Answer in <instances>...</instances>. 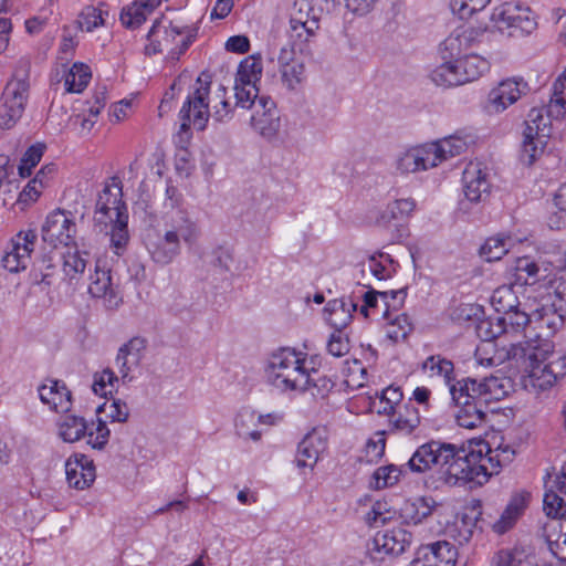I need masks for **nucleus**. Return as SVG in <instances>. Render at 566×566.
<instances>
[{
    "instance_id": "f257e3e1",
    "label": "nucleus",
    "mask_w": 566,
    "mask_h": 566,
    "mask_svg": "<svg viewBox=\"0 0 566 566\" xmlns=\"http://www.w3.org/2000/svg\"><path fill=\"white\" fill-rule=\"evenodd\" d=\"M545 353L528 343L511 344L510 348L497 349V392L502 397L514 391L515 380L530 392L539 394L551 389L564 375L566 357L545 364ZM497 400L500 396L497 395Z\"/></svg>"
},
{
    "instance_id": "f03ea898",
    "label": "nucleus",
    "mask_w": 566,
    "mask_h": 566,
    "mask_svg": "<svg viewBox=\"0 0 566 566\" xmlns=\"http://www.w3.org/2000/svg\"><path fill=\"white\" fill-rule=\"evenodd\" d=\"M264 370L268 382L283 392L305 391L311 380L307 355L292 347L273 350Z\"/></svg>"
},
{
    "instance_id": "7ed1b4c3",
    "label": "nucleus",
    "mask_w": 566,
    "mask_h": 566,
    "mask_svg": "<svg viewBox=\"0 0 566 566\" xmlns=\"http://www.w3.org/2000/svg\"><path fill=\"white\" fill-rule=\"evenodd\" d=\"M199 233V228L189 213L178 209L166 223L165 233L148 244L151 259L163 265L170 263L180 253L181 241L193 244Z\"/></svg>"
},
{
    "instance_id": "20e7f679",
    "label": "nucleus",
    "mask_w": 566,
    "mask_h": 566,
    "mask_svg": "<svg viewBox=\"0 0 566 566\" xmlns=\"http://www.w3.org/2000/svg\"><path fill=\"white\" fill-rule=\"evenodd\" d=\"M538 28L537 15L520 1L497 6V40L516 42L531 36Z\"/></svg>"
},
{
    "instance_id": "39448f33",
    "label": "nucleus",
    "mask_w": 566,
    "mask_h": 566,
    "mask_svg": "<svg viewBox=\"0 0 566 566\" xmlns=\"http://www.w3.org/2000/svg\"><path fill=\"white\" fill-rule=\"evenodd\" d=\"M489 69L490 63L485 59L471 54L454 61H444L429 76L437 86L452 87L478 80Z\"/></svg>"
},
{
    "instance_id": "423d86ee",
    "label": "nucleus",
    "mask_w": 566,
    "mask_h": 566,
    "mask_svg": "<svg viewBox=\"0 0 566 566\" xmlns=\"http://www.w3.org/2000/svg\"><path fill=\"white\" fill-rule=\"evenodd\" d=\"M211 78L207 73H201L195 82L193 91L187 97L180 109L181 125L178 136L182 138V134H188L191 123L193 126L202 130L206 128L210 116L208 94L210 92Z\"/></svg>"
},
{
    "instance_id": "0eeeda50",
    "label": "nucleus",
    "mask_w": 566,
    "mask_h": 566,
    "mask_svg": "<svg viewBox=\"0 0 566 566\" xmlns=\"http://www.w3.org/2000/svg\"><path fill=\"white\" fill-rule=\"evenodd\" d=\"M491 451L490 443L482 439L471 440L468 451L452 443L432 440L420 446L409 460H482Z\"/></svg>"
},
{
    "instance_id": "6e6552de",
    "label": "nucleus",
    "mask_w": 566,
    "mask_h": 566,
    "mask_svg": "<svg viewBox=\"0 0 566 566\" xmlns=\"http://www.w3.org/2000/svg\"><path fill=\"white\" fill-rule=\"evenodd\" d=\"M492 379L493 376L491 375L490 377H485L483 382L469 379V381L459 389H457L455 386L450 387L452 400L455 405L462 406L455 416L457 422L460 427L472 429L482 422L484 412L478 409L476 405L471 402V399L482 398L488 395L490 392V388L486 381Z\"/></svg>"
},
{
    "instance_id": "1a4fd4ad",
    "label": "nucleus",
    "mask_w": 566,
    "mask_h": 566,
    "mask_svg": "<svg viewBox=\"0 0 566 566\" xmlns=\"http://www.w3.org/2000/svg\"><path fill=\"white\" fill-rule=\"evenodd\" d=\"M147 36L149 44L146 45V52L156 54L167 51L170 60H178L191 44V35L186 34L182 28L170 23L161 31L159 21L153 24Z\"/></svg>"
},
{
    "instance_id": "9d476101",
    "label": "nucleus",
    "mask_w": 566,
    "mask_h": 566,
    "mask_svg": "<svg viewBox=\"0 0 566 566\" xmlns=\"http://www.w3.org/2000/svg\"><path fill=\"white\" fill-rule=\"evenodd\" d=\"M127 214V207L123 201L122 181L119 178L113 177L105 182L103 189L98 192L94 221L96 224L106 228L108 223Z\"/></svg>"
},
{
    "instance_id": "9b49d317",
    "label": "nucleus",
    "mask_w": 566,
    "mask_h": 566,
    "mask_svg": "<svg viewBox=\"0 0 566 566\" xmlns=\"http://www.w3.org/2000/svg\"><path fill=\"white\" fill-rule=\"evenodd\" d=\"M29 97V83L27 80H12L8 82L2 93V108L0 111V127L9 129L22 117Z\"/></svg>"
},
{
    "instance_id": "f8f14e48",
    "label": "nucleus",
    "mask_w": 566,
    "mask_h": 566,
    "mask_svg": "<svg viewBox=\"0 0 566 566\" xmlns=\"http://www.w3.org/2000/svg\"><path fill=\"white\" fill-rule=\"evenodd\" d=\"M441 473L447 484L473 489L485 483L490 474L480 462H443Z\"/></svg>"
},
{
    "instance_id": "ddd939ff",
    "label": "nucleus",
    "mask_w": 566,
    "mask_h": 566,
    "mask_svg": "<svg viewBox=\"0 0 566 566\" xmlns=\"http://www.w3.org/2000/svg\"><path fill=\"white\" fill-rule=\"evenodd\" d=\"M75 234L76 226L71 213L60 209L51 212L42 227L43 241L54 248L75 245Z\"/></svg>"
},
{
    "instance_id": "4468645a",
    "label": "nucleus",
    "mask_w": 566,
    "mask_h": 566,
    "mask_svg": "<svg viewBox=\"0 0 566 566\" xmlns=\"http://www.w3.org/2000/svg\"><path fill=\"white\" fill-rule=\"evenodd\" d=\"M489 30L486 24L478 27H459L454 29L440 44V52L446 61H454L470 49L473 44L480 42Z\"/></svg>"
},
{
    "instance_id": "2eb2a0df",
    "label": "nucleus",
    "mask_w": 566,
    "mask_h": 566,
    "mask_svg": "<svg viewBox=\"0 0 566 566\" xmlns=\"http://www.w3.org/2000/svg\"><path fill=\"white\" fill-rule=\"evenodd\" d=\"M88 293L93 297L102 298L108 310H115L122 303L117 285L113 283L111 269L103 260L96 261L94 273L90 275Z\"/></svg>"
},
{
    "instance_id": "dca6fc26",
    "label": "nucleus",
    "mask_w": 566,
    "mask_h": 566,
    "mask_svg": "<svg viewBox=\"0 0 566 566\" xmlns=\"http://www.w3.org/2000/svg\"><path fill=\"white\" fill-rule=\"evenodd\" d=\"M38 241L35 230H22L10 242V249L2 258V265L10 272L24 270Z\"/></svg>"
},
{
    "instance_id": "f3484780",
    "label": "nucleus",
    "mask_w": 566,
    "mask_h": 566,
    "mask_svg": "<svg viewBox=\"0 0 566 566\" xmlns=\"http://www.w3.org/2000/svg\"><path fill=\"white\" fill-rule=\"evenodd\" d=\"M531 316L521 308L497 314V349L510 348L511 344L522 343L524 329Z\"/></svg>"
},
{
    "instance_id": "a211bd4d",
    "label": "nucleus",
    "mask_w": 566,
    "mask_h": 566,
    "mask_svg": "<svg viewBox=\"0 0 566 566\" xmlns=\"http://www.w3.org/2000/svg\"><path fill=\"white\" fill-rule=\"evenodd\" d=\"M475 139L476 136L473 132L469 129H459L448 137L429 143L428 146L432 160L434 161V167L449 158L459 156L467 151V149L475 143Z\"/></svg>"
},
{
    "instance_id": "6ab92c4d",
    "label": "nucleus",
    "mask_w": 566,
    "mask_h": 566,
    "mask_svg": "<svg viewBox=\"0 0 566 566\" xmlns=\"http://www.w3.org/2000/svg\"><path fill=\"white\" fill-rule=\"evenodd\" d=\"M250 111L251 126L264 138L275 137L281 123L274 101L268 95H262Z\"/></svg>"
},
{
    "instance_id": "aec40b11",
    "label": "nucleus",
    "mask_w": 566,
    "mask_h": 566,
    "mask_svg": "<svg viewBox=\"0 0 566 566\" xmlns=\"http://www.w3.org/2000/svg\"><path fill=\"white\" fill-rule=\"evenodd\" d=\"M394 174L407 176L434 168L428 144L413 146L398 153L392 163Z\"/></svg>"
},
{
    "instance_id": "412c9836",
    "label": "nucleus",
    "mask_w": 566,
    "mask_h": 566,
    "mask_svg": "<svg viewBox=\"0 0 566 566\" xmlns=\"http://www.w3.org/2000/svg\"><path fill=\"white\" fill-rule=\"evenodd\" d=\"M462 182L464 196L469 201L482 202L491 197V182L482 163H469L463 171Z\"/></svg>"
},
{
    "instance_id": "4be33fe9",
    "label": "nucleus",
    "mask_w": 566,
    "mask_h": 566,
    "mask_svg": "<svg viewBox=\"0 0 566 566\" xmlns=\"http://www.w3.org/2000/svg\"><path fill=\"white\" fill-rule=\"evenodd\" d=\"M566 306L560 304H543L531 316L530 324L539 331L538 337H551L564 327Z\"/></svg>"
},
{
    "instance_id": "5701e85b",
    "label": "nucleus",
    "mask_w": 566,
    "mask_h": 566,
    "mask_svg": "<svg viewBox=\"0 0 566 566\" xmlns=\"http://www.w3.org/2000/svg\"><path fill=\"white\" fill-rule=\"evenodd\" d=\"M411 538V534L401 527L378 532L373 541V554H378L379 558L398 556L410 545ZM373 557L378 558L376 555Z\"/></svg>"
},
{
    "instance_id": "b1692460",
    "label": "nucleus",
    "mask_w": 566,
    "mask_h": 566,
    "mask_svg": "<svg viewBox=\"0 0 566 566\" xmlns=\"http://www.w3.org/2000/svg\"><path fill=\"white\" fill-rule=\"evenodd\" d=\"M329 434L324 426L312 428L298 442L297 454L307 460H323L328 457Z\"/></svg>"
},
{
    "instance_id": "393cba45",
    "label": "nucleus",
    "mask_w": 566,
    "mask_h": 566,
    "mask_svg": "<svg viewBox=\"0 0 566 566\" xmlns=\"http://www.w3.org/2000/svg\"><path fill=\"white\" fill-rule=\"evenodd\" d=\"M283 83L294 90L305 77V66L294 49L283 46L277 56Z\"/></svg>"
},
{
    "instance_id": "a878e982",
    "label": "nucleus",
    "mask_w": 566,
    "mask_h": 566,
    "mask_svg": "<svg viewBox=\"0 0 566 566\" xmlns=\"http://www.w3.org/2000/svg\"><path fill=\"white\" fill-rule=\"evenodd\" d=\"M418 556L426 566H455L458 552L447 541H439L421 547Z\"/></svg>"
},
{
    "instance_id": "bb28decb",
    "label": "nucleus",
    "mask_w": 566,
    "mask_h": 566,
    "mask_svg": "<svg viewBox=\"0 0 566 566\" xmlns=\"http://www.w3.org/2000/svg\"><path fill=\"white\" fill-rule=\"evenodd\" d=\"M39 396L55 412H67L71 409V391L62 381L49 380L43 384L39 388Z\"/></svg>"
},
{
    "instance_id": "cd10ccee",
    "label": "nucleus",
    "mask_w": 566,
    "mask_h": 566,
    "mask_svg": "<svg viewBox=\"0 0 566 566\" xmlns=\"http://www.w3.org/2000/svg\"><path fill=\"white\" fill-rule=\"evenodd\" d=\"M530 496L526 491H517L512 494L497 520V533H505L515 526L528 506Z\"/></svg>"
},
{
    "instance_id": "c85d7f7f",
    "label": "nucleus",
    "mask_w": 566,
    "mask_h": 566,
    "mask_svg": "<svg viewBox=\"0 0 566 566\" xmlns=\"http://www.w3.org/2000/svg\"><path fill=\"white\" fill-rule=\"evenodd\" d=\"M356 310L357 303L352 297L332 300L325 307L326 321L335 331H343L352 322Z\"/></svg>"
},
{
    "instance_id": "c756f323",
    "label": "nucleus",
    "mask_w": 566,
    "mask_h": 566,
    "mask_svg": "<svg viewBox=\"0 0 566 566\" xmlns=\"http://www.w3.org/2000/svg\"><path fill=\"white\" fill-rule=\"evenodd\" d=\"M530 91L523 77H509L497 83V112L505 111Z\"/></svg>"
},
{
    "instance_id": "7c9ffc66",
    "label": "nucleus",
    "mask_w": 566,
    "mask_h": 566,
    "mask_svg": "<svg viewBox=\"0 0 566 566\" xmlns=\"http://www.w3.org/2000/svg\"><path fill=\"white\" fill-rule=\"evenodd\" d=\"M66 481L76 490L90 488L96 479L94 462H65Z\"/></svg>"
},
{
    "instance_id": "2f4dec72",
    "label": "nucleus",
    "mask_w": 566,
    "mask_h": 566,
    "mask_svg": "<svg viewBox=\"0 0 566 566\" xmlns=\"http://www.w3.org/2000/svg\"><path fill=\"white\" fill-rule=\"evenodd\" d=\"M159 3V0L134 1L132 4L123 8L119 17L122 24L128 29L138 28Z\"/></svg>"
},
{
    "instance_id": "473e14b6",
    "label": "nucleus",
    "mask_w": 566,
    "mask_h": 566,
    "mask_svg": "<svg viewBox=\"0 0 566 566\" xmlns=\"http://www.w3.org/2000/svg\"><path fill=\"white\" fill-rule=\"evenodd\" d=\"M235 433L243 440L259 441L262 430L259 429L258 413L249 408L241 409L234 420Z\"/></svg>"
},
{
    "instance_id": "72a5a7b5",
    "label": "nucleus",
    "mask_w": 566,
    "mask_h": 566,
    "mask_svg": "<svg viewBox=\"0 0 566 566\" xmlns=\"http://www.w3.org/2000/svg\"><path fill=\"white\" fill-rule=\"evenodd\" d=\"M547 115L556 120L564 118L566 115V70L558 75L552 85Z\"/></svg>"
},
{
    "instance_id": "f704fd0d",
    "label": "nucleus",
    "mask_w": 566,
    "mask_h": 566,
    "mask_svg": "<svg viewBox=\"0 0 566 566\" xmlns=\"http://www.w3.org/2000/svg\"><path fill=\"white\" fill-rule=\"evenodd\" d=\"M402 391L399 387L389 386L380 394L376 392L374 398H370L369 407L378 415L395 416V408L402 400Z\"/></svg>"
},
{
    "instance_id": "c9c22d12",
    "label": "nucleus",
    "mask_w": 566,
    "mask_h": 566,
    "mask_svg": "<svg viewBox=\"0 0 566 566\" xmlns=\"http://www.w3.org/2000/svg\"><path fill=\"white\" fill-rule=\"evenodd\" d=\"M438 505L439 504L432 497L420 496L406 501L401 511L407 520L413 524H419L431 515Z\"/></svg>"
},
{
    "instance_id": "e433bc0d",
    "label": "nucleus",
    "mask_w": 566,
    "mask_h": 566,
    "mask_svg": "<svg viewBox=\"0 0 566 566\" xmlns=\"http://www.w3.org/2000/svg\"><path fill=\"white\" fill-rule=\"evenodd\" d=\"M552 119L554 118L547 115V105L533 107L527 114L524 133H527L528 136L546 137L549 135Z\"/></svg>"
},
{
    "instance_id": "4c0bfd02",
    "label": "nucleus",
    "mask_w": 566,
    "mask_h": 566,
    "mask_svg": "<svg viewBox=\"0 0 566 566\" xmlns=\"http://www.w3.org/2000/svg\"><path fill=\"white\" fill-rule=\"evenodd\" d=\"M545 536L551 553L559 560L566 563V530L558 522H553L545 527Z\"/></svg>"
},
{
    "instance_id": "58836bf2",
    "label": "nucleus",
    "mask_w": 566,
    "mask_h": 566,
    "mask_svg": "<svg viewBox=\"0 0 566 566\" xmlns=\"http://www.w3.org/2000/svg\"><path fill=\"white\" fill-rule=\"evenodd\" d=\"M104 107V99L98 101V106L81 108V112L70 117V125L82 136L88 135L96 123V118ZM80 111V108H75Z\"/></svg>"
},
{
    "instance_id": "ea45409f",
    "label": "nucleus",
    "mask_w": 566,
    "mask_h": 566,
    "mask_svg": "<svg viewBox=\"0 0 566 566\" xmlns=\"http://www.w3.org/2000/svg\"><path fill=\"white\" fill-rule=\"evenodd\" d=\"M476 335L482 340V344L476 347L475 357L481 365L491 366L493 364V356L484 357L489 354V347H495L493 340L495 339V332L491 321H482L476 326Z\"/></svg>"
},
{
    "instance_id": "a19ab883",
    "label": "nucleus",
    "mask_w": 566,
    "mask_h": 566,
    "mask_svg": "<svg viewBox=\"0 0 566 566\" xmlns=\"http://www.w3.org/2000/svg\"><path fill=\"white\" fill-rule=\"evenodd\" d=\"M84 255L87 253L80 252L76 247L72 250V245L63 253V273L70 282L76 281L84 273L87 265Z\"/></svg>"
},
{
    "instance_id": "79ce46f5",
    "label": "nucleus",
    "mask_w": 566,
    "mask_h": 566,
    "mask_svg": "<svg viewBox=\"0 0 566 566\" xmlns=\"http://www.w3.org/2000/svg\"><path fill=\"white\" fill-rule=\"evenodd\" d=\"M318 30V21H311L308 25L304 23H290L287 35L292 48L295 51L303 52L306 49V44L315 36Z\"/></svg>"
},
{
    "instance_id": "37998d69",
    "label": "nucleus",
    "mask_w": 566,
    "mask_h": 566,
    "mask_svg": "<svg viewBox=\"0 0 566 566\" xmlns=\"http://www.w3.org/2000/svg\"><path fill=\"white\" fill-rule=\"evenodd\" d=\"M86 421L82 417L65 415L59 423V434L65 442L80 440L86 432Z\"/></svg>"
},
{
    "instance_id": "c03bdc74",
    "label": "nucleus",
    "mask_w": 566,
    "mask_h": 566,
    "mask_svg": "<svg viewBox=\"0 0 566 566\" xmlns=\"http://www.w3.org/2000/svg\"><path fill=\"white\" fill-rule=\"evenodd\" d=\"M384 298L386 306L397 307L403 303L406 291L403 289L396 291L376 292L368 291L364 294V305L360 308L361 314L368 315V308L377 305V297Z\"/></svg>"
},
{
    "instance_id": "a18cd8bd",
    "label": "nucleus",
    "mask_w": 566,
    "mask_h": 566,
    "mask_svg": "<svg viewBox=\"0 0 566 566\" xmlns=\"http://www.w3.org/2000/svg\"><path fill=\"white\" fill-rule=\"evenodd\" d=\"M91 70L83 63H74L65 74L64 86L69 93H81L90 83Z\"/></svg>"
},
{
    "instance_id": "49530a36",
    "label": "nucleus",
    "mask_w": 566,
    "mask_h": 566,
    "mask_svg": "<svg viewBox=\"0 0 566 566\" xmlns=\"http://www.w3.org/2000/svg\"><path fill=\"white\" fill-rule=\"evenodd\" d=\"M402 470L400 467L388 463L378 468L371 475L369 486L374 490L391 488L400 480Z\"/></svg>"
},
{
    "instance_id": "de8ad7c7",
    "label": "nucleus",
    "mask_w": 566,
    "mask_h": 566,
    "mask_svg": "<svg viewBox=\"0 0 566 566\" xmlns=\"http://www.w3.org/2000/svg\"><path fill=\"white\" fill-rule=\"evenodd\" d=\"M262 75V61L255 55L245 57L239 65L235 75V82L241 84H254L260 81Z\"/></svg>"
},
{
    "instance_id": "09e8293b",
    "label": "nucleus",
    "mask_w": 566,
    "mask_h": 566,
    "mask_svg": "<svg viewBox=\"0 0 566 566\" xmlns=\"http://www.w3.org/2000/svg\"><path fill=\"white\" fill-rule=\"evenodd\" d=\"M523 135L520 160L523 165L531 167L543 155L545 143L542 136H528L527 133Z\"/></svg>"
},
{
    "instance_id": "8fccbe9b",
    "label": "nucleus",
    "mask_w": 566,
    "mask_h": 566,
    "mask_svg": "<svg viewBox=\"0 0 566 566\" xmlns=\"http://www.w3.org/2000/svg\"><path fill=\"white\" fill-rule=\"evenodd\" d=\"M421 368L429 377H443L449 384L453 373V363L441 355H432L422 363Z\"/></svg>"
},
{
    "instance_id": "3c124183",
    "label": "nucleus",
    "mask_w": 566,
    "mask_h": 566,
    "mask_svg": "<svg viewBox=\"0 0 566 566\" xmlns=\"http://www.w3.org/2000/svg\"><path fill=\"white\" fill-rule=\"evenodd\" d=\"M416 209V201L412 198L397 199L387 205L380 220L389 222L390 220H403L409 218Z\"/></svg>"
},
{
    "instance_id": "603ef678",
    "label": "nucleus",
    "mask_w": 566,
    "mask_h": 566,
    "mask_svg": "<svg viewBox=\"0 0 566 566\" xmlns=\"http://www.w3.org/2000/svg\"><path fill=\"white\" fill-rule=\"evenodd\" d=\"M210 104V99H207ZM212 103V117L217 122H226L232 117L233 107L227 98V88L219 84L214 91Z\"/></svg>"
},
{
    "instance_id": "864d4df0",
    "label": "nucleus",
    "mask_w": 566,
    "mask_h": 566,
    "mask_svg": "<svg viewBox=\"0 0 566 566\" xmlns=\"http://www.w3.org/2000/svg\"><path fill=\"white\" fill-rule=\"evenodd\" d=\"M311 369V380L305 391H310L311 395L316 399H325L335 387V382L332 378L326 375H317L314 366Z\"/></svg>"
},
{
    "instance_id": "5fc2aeb1",
    "label": "nucleus",
    "mask_w": 566,
    "mask_h": 566,
    "mask_svg": "<svg viewBox=\"0 0 566 566\" xmlns=\"http://www.w3.org/2000/svg\"><path fill=\"white\" fill-rule=\"evenodd\" d=\"M127 222L128 214L119 219H116L112 223H109L112 226L111 243L117 255H122L124 253L129 240Z\"/></svg>"
},
{
    "instance_id": "6e6d98bb",
    "label": "nucleus",
    "mask_w": 566,
    "mask_h": 566,
    "mask_svg": "<svg viewBox=\"0 0 566 566\" xmlns=\"http://www.w3.org/2000/svg\"><path fill=\"white\" fill-rule=\"evenodd\" d=\"M390 423L396 431L411 433L420 424L418 410L407 405L405 406V413L399 412L397 417L390 419Z\"/></svg>"
},
{
    "instance_id": "4d7b16f0",
    "label": "nucleus",
    "mask_w": 566,
    "mask_h": 566,
    "mask_svg": "<svg viewBox=\"0 0 566 566\" xmlns=\"http://www.w3.org/2000/svg\"><path fill=\"white\" fill-rule=\"evenodd\" d=\"M261 96L262 95L259 94L256 85L234 82V107L251 109L254 106L255 101Z\"/></svg>"
},
{
    "instance_id": "13d9d810",
    "label": "nucleus",
    "mask_w": 566,
    "mask_h": 566,
    "mask_svg": "<svg viewBox=\"0 0 566 566\" xmlns=\"http://www.w3.org/2000/svg\"><path fill=\"white\" fill-rule=\"evenodd\" d=\"M45 150L44 144H35L30 146L21 158V163L18 167L19 175L22 178L29 177L32 169L40 163Z\"/></svg>"
},
{
    "instance_id": "bf43d9fd",
    "label": "nucleus",
    "mask_w": 566,
    "mask_h": 566,
    "mask_svg": "<svg viewBox=\"0 0 566 566\" xmlns=\"http://www.w3.org/2000/svg\"><path fill=\"white\" fill-rule=\"evenodd\" d=\"M106 13L101 7H85L78 15V27L82 31L92 32L104 24L103 14Z\"/></svg>"
},
{
    "instance_id": "052dcab7",
    "label": "nucleus",
    "mask_w": 566,
    "mask_h": 566,
    "mask_svg": "<svg viewBox=\"0 0 566 566\" xmlns=\"http://www.w3.org/2000/svg\"><path fill=\"white\" fill-rule=\"evenodd\" d=\"M119 381V377L115 373L106 368L99 374H95L92 389L96 395L106 397L108 394L112 395L115 389V384Z\"/></svg>"
},
{
    "instance_id": "680f3d73",
    "label": "nucleus",
    "mask_w": 566,
    "mask_h": 566,
    "mask_svg": "<svg viewBox=\"0 0 566 566\" xmlns=\"http://www.w3.org/2000/svg\"><path fill=\"white\" fill-rule=\"evenodd\" d=\"M543 511L546 516L558 520L566 515V503L553 491H546L543 499Z\"/></svg>"
},
{
    "instance_id": "e2e57ef3",
    "label": "nucleus",
    "mask_w": 566,
    "mask_h": 566,
    "mask_svg": "<svg viewBox=\"0 0 566 566\" xmlns=\"http://www.w3.org/2000/svg\"><path fill=\"white\" fill-rule=\"evenodd\" d=\"M392 518V512L386 501H376L365 515V522L369 526L386 524Z\"/></svg>"
},
{
    "instance_id": "0e129e2a",
    "label": "nucleus",
    "mask_w": 566,
    "mask_h": 566,
    "mask_svg": "<svg viewBox=\"0 0 566 566\" xmlns=\"http://www.w3.org/2000/svg\"><path fill=\"white\" fill-rule=\"evenodd\" d=\"M491 0H450L451 11L461 19L483 10Z\"/></svg>"
},
{
    "instance_id": "69168bd1",
    "label": "nucleus",
    "mask_w": 566,
    "mask_h": 566,
    "mask_svg": "<svg viewBox=\"0 0 566 566\" xmlns=\"http://www.w3.org/2000/svg\"><path fill=\"white\" fill-rule=\"evenodd\" d=\"M516 308H520V302L512 286H497V314Z\"/></svg>"
},
{
    "instance_id": "338daca9",
    "label": "nucleus",
    "mask_w": 566,
    "mask_h": 566,
    "mask_svg": "<svg viewBox=\"0 0 566 566\" xmlns=\"http://www.w3.org/2000/svg\"><path fill=\"white\" fill-rule=\"evenodd\" d=\"M326 347L327 352L334 357L345 356L349 352L348 337L343 333V331H335L331 335Z\"/></svg>"
},
{
    "instance_id": "774afa93",
    "label": "nucleus",
    "mask_w": 566,
    "mask_h": 566,
    "mask_svg": "<svg viewBox=\"0 0 566 566\" xmlns=\"http://www.w3.org/2000/svg\"><path fill=\"white\" fill-rule=\"evenodd\" d=\"M411 329L412 327L411 324L409 323L408 316L401 314L397 316L395 321L391 323L387 334L388 337L394 342H400L407 338Z\"/></svg>"
}]
</instances>
